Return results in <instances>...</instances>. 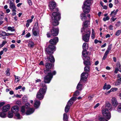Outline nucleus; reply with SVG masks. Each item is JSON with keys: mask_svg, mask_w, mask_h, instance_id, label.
<instances>
[{"mask_svg": "<svg viewBox=\"0 0 121 121\" xmlns=\"http://www.w3.org/2000/svg\"><path fill=\"white\" fill-rule=\"evenodd\" d=\"M90 70V67L89 66H86L84 67V70L85 72L88 73L89 72Z\"/></svg>", "mask_w": 121, "mask_h": 121, "instance_id": "29", "label": "nucleus"}, {"mask_svg": "<svg viewBox=\"0 0 121 121\" xmlns=\"http://www.w3.org/2000/svg\"><path fill=\"white\" fill-rule=\"evenodd\" d=\"M86 32L83 31L82 34V39L83 40L86 42H87L89 41V37L91 34V30L87 29Z\"/></svg>", "mask_w": 121, "mask_h": 121, "instance_id": "7", "label": "nucleus"}, {"mask_svg": "<svg viewBox=\"0 0 121 121\" xmlns=\"http://www.w3.org/2000/svg\"><path fill=\"white\" fill-rule=\"evenodd\" d=\"M90 23L89 21H86L83 22V24L82 28L81 29V31L82 32H83V31L86 32L87 31V29H89L88 28V26L90 25Z\"/></svg>", "mask_w": 121, "mask_h": 121, "instance_id": "11", "label": "nucleus"}, {"mask_svg": "<svg viewBox=\"0 0 121 121\" xmlns=\"http://www.w3.org/2000/svg\"><path fill=\"white\" fill-rule=\"evenodd\" d=\"M10 47L11 48H14L15 47V46L14 44H12L10 46Z\"/></svg>", "mask_w": 121, "mask_h": 121, "instance_id": "63", "label": "nucleus"}, {"mask_svg": "<svg viewBox=\"0 0 121 121\" xmlns=\"http://www.w3.org/2000/svg\"><path fill=\"white\" fill-rule=\"evenodd\" d=\"M58 41V39L57 37L50 40L49 42L51 44L49 45L48 47L46 49V52L48 54H51L53 53L56 50V48L53 45L56 44Z\"/></svg>", "mask_w": 121, "mask_h": 121, "instance_id": "2", "label": "nucleus"}, {"mask_svg": "<svg viewBox=\"0 0 121 121\" xmlns=\"http://www.w3.org/2000/svg\"><path fill=\"white\" fill-rule=\"evenodd\" d=\"M116 65L117 66V67L118 68H119V69H121V67L120 65V63L119 62H117V63Z\"/></svg>", "mask_w": 121, "mask_h": 121, "instance_id": "47", "label": "nucleus"}, {"mask_svg": "<svg viewBox=\"0 0 121 121\" xmlns=\"http://www.w3.org/2000/svg\"><path fill=\"white\" fill-rule=\"evenodd\" d=\"M49 55H51V54H48ZM47 59H48L49 61L51 62H55V59L53 56L52 55H50L49 57H47Z\"/></svg>", "mask_w": 121, "mask_h": 121, "instance_id": "22", "label": "nucleus"}, {"mask_svg": "<svg viewBox=\"0 0 121 121\" xmlns=\"http://www.w3.org/2000/svg\"><path fill=\"white\" fill-rule=\"evenodd\" d=\"M45 66L46 69L44 70V72L46 75L44 77V81L45 83H48L50 82L53 78V75H55L56 73L55 71L52 72L50 69L52 67V64L47 63Z\"/></svg>", "mask_w": 121, "mask_h": 121, "instance_id": "1", "label": "nucleus"}, {"mask_svg": "<svg viewBox=\"0 0 121 121\" xmlns=\"http://www.w3.org/2000/svg\"><path fill=\"white\" fill-rule=\"evenodd\" d=\"M59 29L57 28L54 27H52L50 29V32H48L47 34L48 37L49 38L51 36H57L58 33Z\"/></svg>", "mask_w": 121, "mask_h": 121, "instance_id": "6", "label": "nucleus"}, {"mask_svg": "<svg viewBox=\"0 0 121 121\" xmlns=\"http://www.w3.org/2000/svg\"><path fill=\"white\" fill-rule=\"evenodd\" d=\"M32 19H30L27 20V22L29 23H31L32 21Z\"/></svg>", "mask_w": 121, "mask_h": 121, "instance_id": "58", "label": "nucleus"}, {"mask_svg": "<svg viewBox=\"0 0 121 121\" xmlns=\"http://www.w3.org/2000/svg\"><path fill=\"white\" fill-rule=\"evenodd\" d=\"M4 17V14L1 11H0V20H3Z\"/></svg>", "mask_w": 121, "mask_h": 121, "instance_id": "33", "label": "nucleus"}, {"mask_svg": "<svg viewBox=\"0 0 121 121\" xmlns=\"http://www.w3.org/2000/svg\"><path fill=\"white\" fill-rule=\"evenodd\" d=\"M110 52L106 50L105 53L104 54V55L107 56L108 54Z\"/></svg>", "mask_w": 121, "mask_h": 121, "instance_id": "60", "label": "nucleus"}, {"mask_svg": "<svg viewBox=\"0 0 121 121\" xmlns=\"http://www.w3.org/2000/svg\"><path fill=\"white\" fill-rule=\"evenodd\" d=\"M79 92L78 91H76L74 94V96H78L79 95Z\"/></svg>", "mask_w": 121, "mask_h": 121, "instance_id": "50", "label": "nucleus"}, {"mask_svg": "<svg viewBox=\"0 0 121 121\" xmlns=\"http://www.w3.org/2000/svg\"><path fill=\"white\" fill-rule=\"evenodd\" d=\"M63 120L64 121H68V117L66 113H65L64 114Z\"/></svg>", "mask_w": 121, "mask_h": 121, "instance_id": "31", "label": "nucleus"}, {"mask_svg": "<svg viewBox=\"0 0 121 121\" xmlns=\"http://www.w3.org/2000/svg\"><path fill=\"white\" fill-rule=\"evenodd\" d=\"M34 106L36 108H38L40 105V101L36 99L34 100Z\"/></svg>", "mask_w": 121, "mask_h": 121, "instance_id": "20", "label": "nucleus"}, {"mask_svg": "<svg viewBox=\"0 0 121 121\" xmlns=\"http://www.w3.org/2000/svg\"><path fill=\"white\" fill-rule=\"evenodd\" d=\"M15 114V116L17 119H20L21 118V116L19 113L17 112Z\"/></svg>", "mask_w": 121, "mask_h": 121, "instance_id": "37", "label": "nucleus"}, {"mask_svg": "<svg viewBox=\"0 0 121 121\" xmlns=\"http://www.w3.org/2000/svg\"><path fill=\"white\" fill-rule=\"evenodd\" d=\"M22 87V86H19L18 87H16L15 88V89L16 90H18V89H21Z\"/></svg>", "mask_w": 121, "mask_h": 121, "instance_id": "61", "label": "nucleus"}, {"mask_svg": "<svg viewBox=\"0 0 121 121\" xmlns=\"http://www.w3.org/2000/svg\"><path fill=\"white\" fill-rule=\"evenodd\" d=\"M121 33V30H117L115 34V35L117 36H119L120 34Z\"/></svg>", "mask_w": 121, "mask_h": 121, "instance_id": "43", "label": "nucleus"}, {"mask_svg": "<svg viewBox=\"0 0 121 121\" xmlns=\"http://www.w3.org/2000/svg\"><path fill=\"white\" fill-rule=\"evenodd\" d=\"M25 111V107L24 106H22L21 108V112L22 113V115H23V114H24Z\"/></svg>", "mask_w": 121, "mask_h": 121, "instance_id": "39", "label": "nucleus"}, {"mask_svg": "<svg viewBox=\"0 0 121 121\" xmlns=\"http://www.w3.org/2000/svg\"><path fill=\"white\" fill-rule=\"evenodd\" d=\"M80 17L82 21H84L86 18V17L85 14L84 13H81L80 15Z\"/></svg>", "mask_w": 121, "mask_h": 121, "instance_id": "26", "label": "nucleus"}, {"mask_svg": "<svg viewBox=\"0 0 121 121\" xmlns=\"http://www.w3.org/2000/svg\"><path fill=\"white\" fill-rule=\"evenodd\" d=\"M111 105L109 103H107L105 108H103L102 111L104 117L108 120H109L111 117V114L108 110H111Z\"/></svg>", "mask_w": 121, "mask_h": 121, "instance_id": "4", "label": "nucleus"}, {"mask_svg": "<svg viewBox=\"0 0 121 121\" xmlns=\"http://www.w3.org/2000/svg\"><path fill=\"white\" fill-rule=\"evenodd\" d=\"M109 29L110 30H113V26L112 25H110L109 27Z\"/></svg>", "mask_w": 121, "mask_h": 121, "instance_id": "56", "label": "nucleus"}, {"mask_svg": "<svg viewBox=\"0 0 121 121\" xmlns=\"http://www.w3.org/2000/svg\"><path fill=\"white\" fill-rule=\"evenodd\" d=\"M77 98L76 97H73L71 98L68 102L67 103L65 108V112L67 113L69 111L70 108V107L73 102L76 100Z\"/></svg>", "mask_w": 121, "mask_h": 121, "instance_id": "8", "label": "nucleus"}, {"mask_svg": "<svg viewBox=\"0 0 121 121\" xmlns=\"http://www.w3.org/2000/svg\"><path fill=\"white\" fill-rule=\"evenodd\" d=\"M83 11L85 13H88L90 12L91 9L90 6L83 5L82 7Z\"/></svg>", "mask_w": 121, "mask_h": 121, "instance_id": "16", "label": "nucleus"}, {"mask_svg": "<svg viewBox=\"0 0 121 121\" xmlns=\"http://www.w3.org/2000/svg\"><path fill=\"white\" fill-rule=\"evenodd\" d=\"M13 114L12 112L9 111L8 113V117L9 118H12L13 117Z\"/></svg>", "mask_w": 121, "mask_h": 121, "instance_id": "32", "label": "nucleus"}, {"mask_svg": "<svg viewBox=\"0 0 121 121\" xmlns=\"http://www.w3.org/2000/svg\"><path fill=\"white\" fill-rule=\"evenodd\" d=\"M15 78V82H19V79L20 78V77H19L18 76H16L15 75L14 76Z\"/></svg>", "mask_w": 121, "mask_h": 121, "instance_id": "44", "label": "nucleus"}, {"mask_svg": "<svg viewBox=\"0 0 121 121\" xmlns=\"http://www.w3.org/2000/svg\"><path fill=\"white\" fill-rule=\"evenodd\" d=\"M3 52L4 51L5 52H6L8 50V49L6 48H3Z\"/></svg>", "mask_w": 121, "mask_h": 121, "instance_id": "64", "label": "nucleus"}, {"mask_svg": "<svg viewBox=\"0 0 121 121\" xmlns=\"http://www.w3.org/2000/svg\"><path fill=\"white\" fill-rule=\"evenodd\" d=\"M10 69L9 68H7L6 71L5 72L6 75L7 76H9L10 75L9 72Z\"/></svg>", "mask_w": 121, "mask_h": 121, "instance_id": "40", "label": "nucleus"}, {"mask_svg": "<svg viewBox=\"0 0 121 121\" xmlns=\"http://www.w3.org/2000/svg\"><path fill=\"white\" fill-rule=\"evenodd\" d=\"M28 2L29 5H31L32 4V2L31 0H28Z\"/></svg>", "mask_w": 121, "mask_h": 121, "instance_id": "54", "label": "nucleus"}, {"mask_svg": "<svg viewBox=\"0 0 121 121\" xmlns=\"http://www.w3.org/2000/svg\"><path fill=\"white\" fill-rule=\"evenodd\" d=\"M117 111L118 112L121 113V104L118 105L117 107Z\"/></svg>", "mask_w": 121, "mask_h": 121, "instance_id": "38", "label": "nucleus"}, {"mask_svg": "<svg viewBox=\"0 0 121 121\" xmlns=\"http://www.w3.org/2000/svg\"><path fill=\"white\" fill-rule=\"evenodd\" d=\"M117 88L113 87L111 89V91H117Z\"/></svg>", "mask_w": 121, "mask_h": 121, "instance_id": "49", "label": "nucleus"}, {"mask_svg": "<svg viewBox=\"0 0 121 121\" xmlns=\"http://www.w3.org/2000/svg\"><path fill=\"white\" fill-rule=\"evenodd\" d=\"M112 103L113 105L116 107L118 104V102L117 99L115 97H113L112 99Z\"/></svg>", "mask_w": 121, "mask_h": 121, "instance_id": "19", "label": "nucleus"}, {"mask_svg": "<svg viewBox=\"0 0 121 121\" xmlns=\"http://www.w3.org/2000/svg\"><path fill=\"white\" fill-rule=\"evenodd\" d=\"M112 47V46L111 45H109L108 46L107 50L110 52L111 49Z\"/></svg>", "mask_w": 121, "mask_h": 121, "instance_id": "51", "label": "nucleus"}, {"mask_svg": "<svg viewBox=\"0 0 121 121\" xmlns=\"http://www.w3.org/2000/svg\"><path fill=\"white\" fill-rule=\"evenodd\" d=\"M83 82H80L78 83L77 87V88L79 90H81L82 89V83Z\"/></svg>", "mask_w": 121, "mask_h": 121, "instance_id": "24", "label": "nucleus"}, {"mask_svg": "<svg viewBox=\"0 0 121 121\" xmlns=\"http://www.w3.org/2000/svg\"><path fill=\"white\" fill-rule=\"evenodd\" d=\"M91 0H86L83 4V5L90 6L91 4Z\"/></svg>", "mask_w": 121, "mask_h": 121, "instance_id": "23", "label": "nucleus"}, {"mask_svg": "<svg viewBox=\"0 0 121 121\" xmlns=\"http://www.w3.org/2000/svg\"><path fill=\"white\" fill-rule=\"evenodd\" d=\"M31 35L29 33H28L25 36V37L26 38H28L30 37Z\"/></svg>", "mask_w": 121, "mask_h": 121, "instance_id": "52", "label": "nucleus"}, {"mask_svg": "<svg viewBox=\"0 0 121 121\" xmlns=\"http://www.w3.org/2000/svg\"><path fill=\"white\" fill-rule=\"evenodd\" d=\"M88 54L86 53V56H83L82 57L83 59L84 60L83 63L86 66H89L91 65V63L89 61L90 58L89 57L87 56Z\"/></svg>", "mask_w": 121, "mask_h": 121, "instance_id": "10", "label": "nucleus"}, {"mask_svg": "<svg viewBox=\"0 0 121 121\" xmlns=\"http://www.w3.org/2000/svg\"><path fill=\"white\" fill-rule=\"evenodd\" d=\"M48 5L50 9L52 10L55 8L56 5V3L54 1H52L50 2Z\"/></svg>", "mask_w": 121, "mask_h": 121, "instance_id": "15", "label": "nucleus"}, {"mask_svg": "<svg viewBox=\"0 0 121 121\" xmlns=\"http://www.w3.org/2000/svg\"><path fill=\"white\" fill-rule=\"evenodd\" d=\"M45 82H42L40 84L41 87L36 95V97L40 100L43 99L47 89V86L45 84Z\"/></svg>", "mask_w": 121, "mask_h": 121, "instance_id": "3", "label": "nucleus"}, {"mask_svg": "<svg viewBox=\"0 0 121 121\" xmlns=\"http://www.w3.org/2000/svg\"><path fill=\"white\" fill-rule=\"evenodd\" d=\"M87 43H84L82 46L83 50L82 52V54L83 56H85L86 54L87 53L88 54V52H87V49L88 47L86 46Z\"/></svg>", "mask_w": 121, "mask_h": 121, "instance_id": "13", "label": "nucleus"}, {"mask_svg": "<svg viewBox=\"0 0 121 121\" xmlns=\"http://www.w3.org/2000/svg\"><path fill=\"white\" fill-rule=\"evenodd\" d=\"M119 71L118 68H116L115 69V70L114 71V73H117V72Z\"/></svg>", "mask_w": 121, "mask_h": 121, "instance_id": "59", "label": "nucleus"}, {"mask_svg": "<svg viewBox=\"0 0 121 121\" xmlns=\"http://www.w3.org/2000/svg\"><path fill=\"white\" fill-rule=\"evenodd\" d=\"M88 75V73H87L85 72L83 73L81 75L80 80L81 82H83L84 83L86 81Z\"/></svg>", "mask_w": 121, "mask_h": 121, "instance_id": "12", "label": "nucleus"}, {"mask_svg": "<svg viewBox=\"0 0 121 121\" xmlns=\"http://www.w3.org/2000/svg\"><path fill=\"white\" fill-rule=\"evenodd\" d=\"M34 45V43L32 41H29L28 42V46L30 47H32Z\"/></svg>", "mask_w": 121, "mask_h": 121, "instance_id": "28", "label": "nucleus"}, {"mask_svg": "<svg viewBox=\"0 0 121 121\" xmlns=\"http://www.w3.org/2000/svg\"><path fill=\"white\" fill-rule=\"evenodd\" d=\"M32 33L33 35L37 36L39 34V29L38 24H35L32 29Z\"/></svg>", "mask_w": 121, "mask_h": 121, "instance_id": "9", "label": "nucleus"}, {"mask_svg": "<svg viewBox=\"0 0 121 121\" xmlns=\"http://www.w3.org/2000/svg\"><path fill=\"white\" fill-rule=\"evenodd\" d=\"M60 18V14L59 13L57 12L53 13L51 17V22L54 26H57L59 24L58 21Z\"/></svg>", "mask_w": 121, "mask_h": 121, "instance_id": "5", "label": "nucleus"}, {"mask_svg": "<svg viewBox=\"0 0 121 121\" xmlns=\"http://www.w3.org/2000/svg\"><path fill=\"white\" fill-rule=\"evenodd\" d=\"M10 108V105L9 104H8L4 106L2 110L3 112H6L8 111Z\"/></svg>", "mask_w": 121, "mask_h": 121, "instance_id": "18", "label": "nucleus"}, {"mask_svg": "<svg viewBox=\"0 0 121 121\" xmlns=\"http://www.w3.org/2000/svg\"><path fill=\"white\" fill-rule=\"evenodd\" d=\"M27 98L26 96H24L22 98L23 102H26L27 101Z\"/></svg>", "mask_w": 121, "mask_h": 121, "instance_id": "35", "label": "nucleus"}, {"mask_svg": "<svg viewBox=\"0 0 121 121\" xmlns=\"http://www.w3.org/2000/svg\"><path fill=\"white\" fill-rule=\"evenodd\" d=\"M19 110V108L17 106H14L12 108V112L15 114L16 113L18 112Z\"/></svg>", "mask_w": 121, "mask_h": 121, "instance_id": "17", "label": "nucleus"}, {"mask_svg": "<svg viewBox=\"0 0 121 121\" xmlns=\"http://www.w3.org/2000/svg\"><path fill=\"white\" fill-rule=\"evenodd\" d=\"M7 29L8 30H10L11 31H15V29L13 27L9 26L8 27Z\"/></svg>", "mask_w": 121, "mask_h": 121, "instance_id": "42", "label": "nucleus"}, {"mask_svg": "<svg viewBox=\"0 0 121 121\" xmlns=\"http://www.w3.org/2000/svg\"><path fill=\"white\" fill-rule=\"evenodd\" d=\"M35 111L34 108H30L26 112V114L27 115H30L33 113Z\"/></svg>", "mask_w": 121, "mask_h": 121, "instance_id": "21", "label": "nucleus"}, {"mask_svg": "<svg viewBox=\"0 0 121 121\" xmlns=\"http://www.w3.org/2000/svg\"><path fill=\"white\" fill-rule=\"evenodd\" d=\"M92 32L91 35V38L92 39H94L95 38V33L93 29L92 30Z\"/></svg>", "mask_w": 121, "mask_h": 121, "instance_id": "34", "label": "nucleus"}, {"mask_svg": "<svg viewBox=\"0 0 121 121\" xmlns=\"http://www.w3.org/2000/svg\"><path fill=\"white\" fill-rule=\"evenodd\" d=\"M3 112H0V117L2 118H4L6 117V114Z\"/></svg>", "mask_w": 121, "mask_h": 121, "instance_id": "30", "label": "nucleus"}, {"mask_svg": "<svg viewBox=\"0 0 121 121\" xmlns=\"http://www.w3.org/2000/svg\"><path fill=\"white\" fill-rule=\"evenodd\" d=\"M111 87V86L109 84L107 85L106 83H105L103 87V88L104 89L108 90Z\"/></svg>", "mask_w": 121, "mask_h": 121, "instance_id": "27", "label": "nucleus"}, {"mask_svg": "<svg viewBox=\"0 0 121 121\" xmlns=\"http://www.w3.org/2000/svg\"><path fill=\"white\" fill-rule=\"evenodd\" d=\"M99 120L100 121H108L106 119L104 118V117H101L99 118Z\"/></svg>", "mask_w": 121, "mask_h": 121, "instance_id": "45", "label": "nucleus"}, {"mask_svg": "<svg viewBox=\"0 0 121 121\" xmlns=\"http://www.w3.org/2000/svg\"><path fill=\"white\" fill-rule=\"evenodd\" d=\"M100 104L99 103L97 104L94 107V108H97L99 105Z\"/></svg>", "mask_w": 121, "mask_h": 121, "instance_id": "62", "label": "nucleus"}, {"mask_svg": "<svg viewBox=\"0 0 121 121\" xmlns=\"http://www.w3.org/2000/svg\"><path fill=\"white\" fill-rule=\"evenodd\" d=\"M121 24L120 21H118L117 23L115 25V26L117 27H119Z\"/></svg>", "mask_w": 121, "mask_h": 121, "instance_id": "48", "label": "nucleus"}, {"mask_svg": "<svg viewBox=\"0 0 121 121\" xmlns=\"http://www.w3.org/2000/svg\"><path fill=\"white\" fill-rule=\"evenodd\" d=\"M121 83V81L119 79L117 80V81L115 83V84L116 86L119 85H120Z\"/></svg>", "mask_w": 121, "mask_h": 121, "instance_id": "36", "label": "nucleus"}, {"mask_svg": "<svg viewBox=\"0 0 121 121\" xmlns=\"http://www.w3.org/2000/svg\"><path fill=\"white\" fill-rule=\"evenodd\" d=\"M6 33L4 31H0V35L3 36H4L6 35Z\"/></svg>", "mask_w": 121, "mask_h": 121, "instance_id": "41", "label": "nucleus"}, {"mask_svg": "<svg viewBox=\"0 0 121 121\" xmlns=\"http://www.w3.org/2000/svg\"><path fill=\"white\" fill-rule=\"evenodd\" d=\"M94 97L93 95H90L89 96L88 98L89 100H91L92 98Z\"/></svg>", "mask_w": 121, "mask_h": 121, "instance_id": "57", "label": "nucleus"}, {"mask_svg": "<svg viewBox=\"0 0 121 121\" xmlns=\"http://www.w3.org/2000/svg\"><path fill=\"white\" fill-rule=\"evenodd\" d=\"M30 105V104L28 103H26L25 104V106H26V108H28V107H29Z\"/></svg>", "mask_w": 121, "mask_h": 121, "instance_id": "55", "label": "nucleus"}, {"mask_svg": "<svg viewBox=\"0 0 121 121\" xmlns=\"http://www.w3.org/2000/svg\"><path fill=\"white\" fill-rule=\"evenodd\" d=\"M118 11V9H117L116 10H114L113 11L111 12L110 15L113 17H115Z\"/></svg>", "mask_w": 121, "mask_h": 121, "instance_id": "25", "label": "nucleus"}, {"mask_svg": "<svg viewBox=\"0 0 121 121\" xmlns=\"http://www.w3.org/2000/svg\"><path fill=\"white\" fill-rule=\"evenodd\" d=\"M109 19V18L108 16H107L106 17H104L103 19V20L104 22L108 20Z\"/></svg>", "mask_w": 121, "mask_h": 121, "instance_id": "46", "label": "nucleus"}, {"mask_svg": "<svg viewBox=\"0 0 121 121\" xmlns=\"http://www.w3.org/2000/svg\"><path fill=\"white\" fill-rule=\"evenodd\" d=\"M9 8L11 9L13 12H16V7L15 6L14 3L13 1L11 0L10 1Z\"/></svg>", "mask_w": 121, "mask_h": 121, "instance_id": "14", "label": "nucleus"}, {"mask_svg": "<svg viewBox=\"0 0 121 121\" xmlns=\"http://www.w3.org/2000/svg\"><path fill=\"white\" fill-rule=\"evenodd\" d=\"M113 17H112L111 19V22H113L115 21V20L117 19V18H114Z\"/></svg>", "mask_w": 121, "mask_h": 121, "instance_id": "53", "label": "nucleus"}]
</instances>
